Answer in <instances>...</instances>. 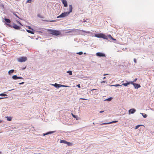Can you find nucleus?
Listing matches in <instances>:
<instances>
[{"mask_svg":"<svg viewBox=\"0 0 154 154\" xmlns=\"http://www.w3.org/2000/svg\"><path fill=\"white\" fill-rule=\"evenodd\" d=\"M5 117L7 118V120L8 121H11V120L12 118L11 117L7 116V117Z\"/></svg>","mask_w":154,"mask_h":154,"instance_id":"4468645a","label":"nucleus"},{"mask_svg":"<svg viewBox=\"0 0 154 154\" xmlns=\"http://www.w3.org/2000/svg\"><path fill=\"white\" fill-rule=\"evenodd\" d=\"M28 28H29V29H31V27H30V26H28Z\"/></svg>","mask_w":154,"mask_h":154,"instance_id":"79ce46f5","label":"nucleus"},{"mask_svg":"<svg viewBox=\"0 0 154 154\" xmlns=\"http://www.w3.org/2000/svg\"><path fill=\"white\" fill-rule=\"evenodd\" d=\"M72 116L74 118H76V117H75V116L72 113Z\"/></svg>","mask_w":154,"mask_h":154,"instance_id":"72a5a7b5","label":"nucleus"},{"mask_svg":"<svg viewBox=\"0 0 154 154\" xmlns=\"http://www.w3.org/2000/svg\"><path fill=\"white\" fill-rule=\"evenodd\" d=\"M62 2L63 4L64 7H66L67 6V2L66 0H62Z\"/></svg>","mask_w":154,"mask_h":154,"instance_id":"9b49d317","label":"nucleus"},{"mask_svg":"<svg viewBox=\"0 0 154 154\" xmlns=\"http://www.w3.org/2000/svg\"><path fill=\"white\" fill-rule=\"evenodd\" d=\"M66 72L67 73H68L70 75H72V71H67Z\"/></svg>","mask_w":154,"mask_h":154,"instance_id":"5701e85b","label":"nucleus"},{"mask_svg":"<svg viewBox=\"0 0 154 154\" xmlns=\"http://www.w3.org/2000/svg\"><path fill=\"white\" fill-rule=\"evenodd\" d=\"M136 111V109H130L128 111L129 114H133Z\"/></svg>","mask_w":154,"mask_h":154,"instance_id":"6e6552de","label":"nucleus"},{"mask_svg":"<svg viewBox=\"0 0 154 154\" xmlns=\"http://www.w3.org/2000/svg\"><path fill=\"white\" fill-rule=\"evenodd\" d=\"M14 15H15L16 17L18 18H20L15 13H14Z\"/></svg>","mask_w":154,"mask_h":154,"instance_id":"c85d7f7f","label":"nucleus"},{"mask_svg":"<svg viewBox=\"0 0 154 154\" xmlns=\"http://www.w3.org/2000/svg\"><path fill=\"white\" fill-rule=\"evenodd\" d=\"M104 112V111H101L100 112V113H102Z\"/></svg>","mask_w":154,"mask_h":154,"instance_id":"a19ab883","label":"nucleus"},{"mask_svg":"<svg viewBox=\"0 0 154 154\" xmlns=\"http://www.w3.org/2000/svg\"><path fill=\"white\" fill-rule=\"evenodd\" d=\"M74 31V30H72V31H69V32H73Z\"/></svg>","mask_w":154,"mask_h":154,"instance_id":"49530a36","label":"nucleus"},{"mask_svg":"<svg viewBox=\"0 0 154 154\" xmlns=\"http://www.w3.org/2000/svg\"><path fill=\"white\" fill-rule=\"evenodd\" d=\"M12 78L14 80H16V79H23V78L22 77L17 76L16 75H14L12 77Z\"/></svg>","mask_w":154,"mask_h":154,"instance_id":"1a4fd4ad","label":"nucleus"},{"mask_svg":"<svg viewBox=\"0 0 154 154\" xmlns=\"http://www.w3.org/2000/svg\"><path fill=\"white\" fill-rule=\"evenodd\" d=\"M32 0H27L26 1V3H30L31 2Z\"/></svg>","mask_w":154,"mask_h":154,"instance_id":"cd10ccee","label":"nucleus"},{"mask_svg":"<svg viewBox=\"0 0 154 154\" xmlns=\"http://www.w3.org/2000/svg\"><path fill=\"white\" fill-rule=\"evenodd\" d=\"M94 90H96V89H92V90H91V91H94Z\"/></svg>","mask_w":154,"mask_h":154,"instance_id":"37998d69","label":"nucleus"},{"mask_svg":"<svg viewBox=\"0 0 154 154\" xmlns=\"http://www.w3.org/2000/svg\"><path fill=\"white\" fill-rule=\"evenodd\" d=\"M69 12H64L62 13L60 15L57 17V18H59L60 17H64L66 16H67L69 14Z\"/></svg>","mask_w":154,"mask_h":154,"instance_id":"7ed1b4c3","label":"nucleus"},{"mask_svg":"<svg viewBox=\"0 0 154 154\" xmlns=\"http://www.w3.org/2000/svg\"><path fill=\"white\" fill-rule=\"evenodd\" d=\"M112 98H108L107 100L108 101H110L111 100Z\"/></svg>","mask_w":154,"mask_h":154,"instance_id":"f704fd0d","label":"nucleus"},{"mask_svg":"<svg viewBox=\"0 0 154 154\" xmlns=\"http://www.w3.org/2000/svg\"><path fill=\"white\" fill-rule=\"evenodd\" d=\"M18 61L19 62H25L27 60V58L26 57H21L17 59Z\"/></svg>","mask_w":154,"mask_h":154,"instance_id":"39448f33","label":"nucleus"},{"mask_svg":"<svg viewBox=\"0 0 154 154\" xmlns=\"http://www.w3.org/2000/svg\"><path fill=\"white\" fill-rule=\"evenodd\" d=\"M60 143H63L66 144V143H67V141L65 140H60Z\"/></svg>","mask_w":154,"mask_h":154,"instance_id":"f3484780","label":"nucleus"},{"mask_svg":"<svg viewBox=\"0 0 154 154\" xmlns=\"http://www.w3.org/2000/svg\"><path fill=\"white\" fill-rule=\"evenodd\" d=\"M143 116L144 118H146L147 117V115L146 114H145V115H143Z\"/></svg>","mask_w":154,"mask_h":154,"instance_id":"7c9ffc66","label":"nucleus"},{"mask_svg":"<svg viewBox=\"0 0 154 154\" xmlns=\"http://www.w3.org/2000/svg\"><path fill=\"white\" fill-rule=\"evenodd\" d=\"M110 86H115V87L121 86H122L121 85H120L119 84H116V85H110Z\"/></svg>","mask_w":154,"mask_h":154,"instance_id":"a211bd4d","label":"nucleus"},{"mask_svg":"<svg viewBox=\"0 0 154 154\" xmlns=\"http://www.w3.org/2000/svg\"><path fill=\"white\" fill-rule=\"evenodd\" d=\"M66 144L69 146H72V144L71 143L67 141Z\"/></svg>","mask_w":154,"mask_h":154,"instance_id":"4be33fe9","label":"nucleus"},{"mask_svg":"<svg viewBox=\"0 0 154 154\" xmlns=\"http://www.w3.org/2000/svg\"><path fill=\"white\" fill-rule=\"evenodd\" d=\"M53 132H53V131L49 132L47 133H46L44 134L43 135L45 136V135H48L49 134H52V133H53Z\"/></svg>","mask_w":154,"mask_h":154,"instance_id":"6ab92c4d","label":"nucleus"},{"mask_svg":"<svg viewBox=\"0 0 154 154\" xmlns=\"http://www.w3.org/2000/svg\"><path fill=\"white\" fill-rule=\"evenodd\" d=\"M134 61L135 63H137V61H136V59H134Z\"/></svg>","mask_w":154,"mask_h":154,"instance_id":"4c0bfd02","label":"nucleus"},{"mask_svg":"<svg viewBox=\"0 0 154 154\" xmlns=\"http://www.w3.org/2000/svg\"><path fill=\"white\" fill-rule=\"evenodd\" d=\"M26 31L29 33H30L31 34H34L33 32L32 31L30 30H26Z\"/></svg>","mask_w":154,"mask_h":154,"instance_id":"aec40b11","label":"nucleus"},{"mask_svg":"<svg viewBox=\"0 0 154 154\" xmlns=\"http://www.w3.org/2000/svg\"><path fill=\"white\" fill-rule=\"evenodd\" d=\"M106 79V77H104L103 78V79Z\"/></svg>","mask_w":154,"mask_h":154,"instance_id":"c03bdc74","label":"nucleus"},{"mask_svg":"<svg viewBox=\"0 0 154 154\" xmlns=\"http://www.w3.org/2000/svg\"><path fill=\"white\" fill-rule=\"evenodd\" d=\"M7 25L9 27H13L14 29H16L17 30H20V27L17 26L16 24L15 23H13V25H11L10 24H7Z\"/></svg>","mask_w":154,"mask_h":154,"instance_id":"20e7f679","label":"nucleus"},{"mask_svg":"<svg viewBox=\"0 0 154 154\" xmlns=\"http://www.w3.org/2000/svg\"><path fill=\"white\" fill-rule=\"evenodd\" d=\"M60 86H61V87H69L68 86L65 85H61Z\"/></svg>","mask_w":154,"mask_h":154,"instance_id":"a878e982","label":"nucleus"},{"mask_svg":"<svg viewBox=\"0 0 154 154\" xmlns=\"http://www.w3.org/2000/svg\"><path fill=\"white\" fill-rule=\"evenodd\" d=\"M117 122H118L117 121H112V122H109L103 123L101 125H107V124H109L113 123H114Z\"/></svg>","mask_w":154,"mask_h":154,"instance_id":"9d476101","label":"nucleus"},{"mask_svg":"<svg viewBox=\"0 0 154 154\" xmlns=\"http://www.w3.org/2000/svg\"><path fill=\"white\" fill-rule=\"evenodd\" d=\"M137 80V79L136 78V79H135L132 82H133V83H134V82H136Z\"/></svg>","mask_w":154,"mask_h":154,"instance_id":"2f4dec72","label":"nucleus"},{"mask_svg":"<svg viewBox=\"0 0 154 154\" xmlns=\"http://www.w3.org/2000/svg\"><path fill=\"white\" fill-rule=\"evenodd\" d=\"M1 152H0V154H1Z\"/></svg>","mask_w":154,"mask_h":154,"instance_id":"09e8293b","label":"nucleus"},{"mask_svg":"<svg viewBox=\"0 0 154 154\" xmlns=\"http://www.w3.org/2000/svg\"><path fill=\"white\" fill-rule=\"evenodd\" d=\"M48 31L50 32L51 34L55 35H58L61 34V32L60 31L56 30H55L49 29Z\"/></svg>","mask_w":154,"mask_h":154,"instance_id":"f03ea898","label":"nucleus"},{"mask_svg":"<svg viewBox=\"0 0 154 154\" xmlns=\"http://www.w3.org/2000/svg\"><path fill=\"white\" fill-rule=\"evenodd\" d=\"M130 83L131 84L134 86L135 88L136 89H138L140 87V85L138 84L135 83H133V82H130Z\"/></svg>","mask_w":154,"mask_h":154,"instance_id":"423d86ee","label":"nucleus"},{"mask_svg":"<svg viewBox=\"0 0 154 154\" xmlns=\"http://www.w3.org/2000/svg\"><path fill=\"white\" fill-rule=\"evenodd\" d=\"M2 122V121L1 120H0V123H1V122Z\"/></svg>","mask_w":154,"mask_h":154,"instance_id":"de8ad7c7","label":"nucleus"},{"mask_svg":"<svg viewBox=\"0 0 154 154\" xmlns=\"http://www.w3.org/2000/svg\"><path fill=\"white\" fill-rule=\"evenodd\" d=\"M77 54H78L79 55H81L83 54V52L82 51L79 52L77 53Z\"/></svg>","mask_w":154,"mask_h":154,"instance_id":"bb28decb","label":"nucleus"},{"mask_svg":"<svg viewBox=\"0 0 154 154\" xmlns=\"http://www.w3.org/2000/svg\"><path fill=\"white\" fill-rule=\"evenodd\" d=\"M16 22L18 24H20V25H22L21 23L18 21L17 20Z\"/></svg>","mask_w":154,"mask_h":154,"instance_id":"c756f323","label":"nucleus"},{"mask_svg":"<svg viewBox=\"0 0 154 154\" xmlns=\"http://www.w3.org/2000/svg\"><path fill=\"white\" fill-rule=\"evenodd\" d=\"M108 75V74H104L103 75Z\"/></svg>","mask_w":154,"mask_h":154,"instance_id":"a18cd8bd","label":"nucleus"},{"mask_svg":"<svg viewBox=\"0 0 154 154\" xmlns=\"http://www.w3.org/2000/svg\"><path fill=\"white\" fill-rule=\"evenodd\" d=\"M95 36L97 38H102L104 39H107L108 38L111 39L113 40L116 41V39L114 38L110 35H109L107 36L105 35L103 33L96 34L95 35Z\"/></svg>","mask_w":154,"mask_h":154,"instance_id":"f257e3e1","label":"nucleus"},{"mask_svg":"<svg viewBox=\"0 0 154 154\" xmlns=\"http://www.w3.org/2000/svg\"><path fill=\"white\" fill-rule=\"evenodd\" d=\"M131 84L130 82H128L127 83H123L122 84V85L124 86H127L129 84Z\"/></svg>","mask_w":154,"mask_h":154,"instance_id":"dca6fc26","label":"nucleus"},{"mask_svg":"<svg viewBox=\"0 0 154 154\" xmlns=\"http://www.w3.org/2000/svg\"><path fill=\"white\" fill-rule=\"evenodd\" d=\"M7 95L6 94L2 93L1 94H0V96H6Z\"/></svg>","mask_w":154,"mask_h":154,"instance_id":"393cba45","label":"nucleus"},{"mask_svg":"<svg viewBox=\"0 0 154 154\" xmlns=\"http://www.w3.org/2000/svg\"><path fill=\"white\" fill-rule=\"evenodd\" d=\"M82 31H83V32H85L84 31H83V30H82Z\"/></svg>","mask_w":154,"mask_h":154,"instance_id":"8fccbe9b","label":"nucleus"},{"mask_svg":"<svg viewBox=\"0 0 154 154\" xmlns=\"http://www.w3.org/2000/svg\"><path fill=\"white\" fill-rule=\"evenodd\" d=\"M77 86L78 88H80V84H79L77 85Z\"/></svg>","mask_w":154,"mask_h":154,"instance_id":"e433bc0d","label":"nucleus"},{"mask_svg":"<svg viewBox=\"0 0 154 154\" xmlns=\"http://www.w3.org/2000/svg\"><path fill=\"white\" fill-rule=\"evenodd\" d=\"M24 83V82H21V83H19V85H22V84H23Z\"/></svg>","mask_w":154,"mask_h":154,"instance_id":"c9c22d12","label":"nucleus"},{"mask_svg":"<svg viewBox=\"0 0 154 154\" xmlns=\"http://www.w3.org/2000/svg\"><path fill=\"white\" fill-rule=\"evenodd\" d=\"M14 70H13V69L9 71L8 73H9V74H10L11 73H13L14 72Z\"/></svg>","mask_w":154,"mask_h":154,"instance_id":"412c9836","label":"nucleus"},{"mask_svg":"<svg viewBox=\"0 0 154 154\" xmlns=\"http://www.w3.org/2000/svg\"><path fill=\"white\" fill-rule=\"evenodd\" d=\"M106 82V81H103L102 82H101V83H105Z\"/></svg>","mask_w":154,"mask_h":154,"instance_id":"ea45409f","label":"nucleus"},{"mask_svg":"<svg viewBox=\"0 0 154 154\" xmlns=\"http://www.w3.org/2000/svg\"><path fill=\"white\" fill-rule=\"evenodd\" d=\"M7 98V97H0V100L4 98Z\"/></svg>","mask_w":154,"mask_h":154,"instance_id":"58836bf2","label":"nucleus"},{"mask_svg":"<svg viewBox=\"0 0 154 154\" xmlns=\"http://www.w3.org/2000/svg\"><path fill=\"white\" fill-rule=\"evenodd\" d=\"M80 100H88L87 99H85V98H80Z\"/></svg>","mask_w":154,"mask_h":154,"instance_id":"473e14b6","label":"nucleus"},{"mask_svg":"<svg viewBox=\"0 0 154 154\" xmlns=\"http://www.w3.org/2000/svg\"><path fill=\"white\" fill-rule=\"evenodd\" d=\"M5 20L6 22H7L8 23H9L11 22L10 20L9 19H7V18H5Z\"/></svg>","mask_w":154,"mask_h":154,"instance_id":"2eb2a0df","label":"nucleus"},{"mask_svg":"<svg viewBox=\"0 0 154 154\" xmlns=\"http://www.w3.org/2000/svg\"><path fill=\"white\" fill-rule=\"evenodd\" d=\"M97 56L98 57H105V54L101 52H97L96 54Z\"/></svg>","mask_w":154,"mask_h":154,"instance_id":"0eeeda50","label":"nucleus"},{"mask_svg":"<svg viewBox=\"0 0 154 154\" xmlns=\"http://www.w3.org/2000/svg\"><path fill=\"white\" fill-rule=\"evenodd\" d=\"M72 7L71 5H69V11L68 12H69V13L71 12L72 11Z\"/></svg>","mask_w":154,"mask_h":154,"instance_id":"f8f14e48","label":"nucleus"},{"mask_svg":"<svg viewBox=\"0 0 154 154\" xmlns=\"http://www.w3.org/2000/svg\"><path fill=\"white\" fill-rule=\"evenodd\" d=\"M53 85L57 88H58L61 87L60 84H58L57 83H55L54 85Z\"/></svg>","mask_w":154,"mask_h":154,"instance_id":"ddd939ff","label":"nucleus"},{"mask_svg":"<svg viewBox=\"0 0 154 154\" xmlns=\"http://www.w3.org/2000/svg\"><path fill=\"white\" fill-rule=\"evenodd\" d=\"M142 125H137L135 127V129H137L140 126H142Z\"/></svg>","mask_w":154,"mask_h":154,"instance_id":"b1692460","label":"nucleus"}]
</instances>
